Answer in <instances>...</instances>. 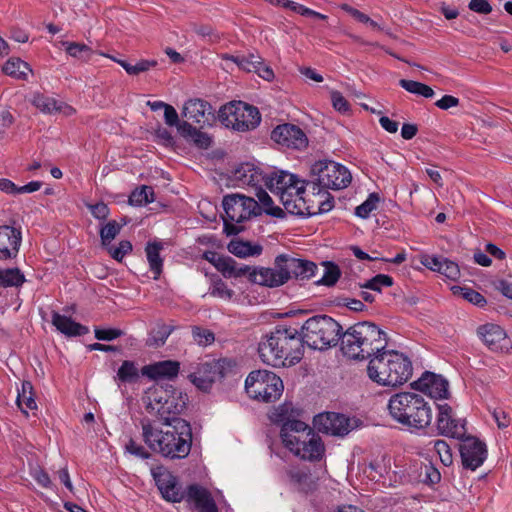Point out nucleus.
Here are the masks:
<instances>
[{"instance_id":"1","label":"nucleus","mask_w":512,"mask_h":512,"mask_svg":"<svg viewBox=\"0 0 512 512\" xmlns=\"http://www.w3.org/2000/svg\"><path fill=\"white\" fill-rule=\"evenodd\" d=\"M165 430L157 431L147 419L141 421L142 436L145 443L155 452L170 459H183L190 453L192 446V428L186 420L164 424Z\"/></svg>"},{"instance_id":"2","label":"nucleus","mask_w":512,"mask_h":512,"mask_svg":"<svg viewBox=\"0 0 512 512\" xmlns=\"http://www.w3.org/2000/svg\"><path fill=\"white\" fill-rule=\"evenodd\" d=\"M261 360L273 367H290L301 361L304 342L295 328L276 327L258 346Z\"/></svg>"},{"instance_id":"3","label":"nucleus","mask_w":512,"mask_h":512,"mask_svg":"<svg viewBox=\"0 0 512 512\" xmlns=\"http://www.w3.org/2000/svg\"><path fill=\"white\" fill-rule=\"evenodd\" d=\"M388 345V336L378 325L370 321L355 323L342 332L340 350L351 360H370Z\"/></svg>"},{"instance_id":"4","label":"nucleus","mask_w":512,"mask_h":512,"mask_svg":"<svg viewBox=\"0 0 512 512\" xmlns=\"http://www.w3.org/2000/svg\"><path fill=\"white\" fill-rule=\"evenodd\" d=\"M393 420L410 430H423L432 421V409L419 394L400 392L393 395L388 403Z\"/></svg>"},{"instance_id":"5","label":"nucleus","mask_w":512,"mask_h":512,"mask_svg":"<svg viewBox=\"0 0 512 512\" xmlns=\"http://www.w3.org/2000/svg\"><path fill=\"white\" fill-rule=\"evenodd\" d=\"M412 363L403 353L386 348L370 359L367 373L369 378L382 386H398L409 380Z\"/></svg>"},{"instance_id":"6","label":"nucleus","mask_w":512,"mask_h":512,"mask_svg":"<svg viewBox=\"0 0 512 512\" xmlns=\"http://www.w3.org/2000/svg\"><path fill=\"white\" fill-rule=\"evenodd\" d=\"M187 400V395L172 385H155L146 392L143 402L148 412L156 413L163 424H170L184 420L180 415L186 409Z\"/></svg>"},{"instance_id":"7","label":"nucleus","mask_w":512,"mask_h":512,"mask_svg":"<svg viewBox=\"0 0 512 512\" xmlns=\"http://www.w3.org/2000/svg\"><path fill=\"white\" fill-rule=\"evenodd\" d=\"M264 185L272 193L278 195L287 212L301 213L303 211L306 181H300L296 175L286 171H278L266 174Z\"/></svg>"},{"instance_id":"8","label":"nucleus","mask_w":512,"mask_h":512,"mask_svg":"<svg viewBox=\"0 0 512 512\" xmlns=\"http://www.w3.org/2000/svg\"><path fill=\"white\" fill-rule=\"evenodd\" d=\"M341 325L327 315L309 318L301 327L304 345L315 350H325L337 345L341 338Z\"/></svg>"},{"instance_id":"9","label":"nucleus","mask_w":512,"mask_h":512,"mask_svg":"<svg viewBox=\"0 0 512 512\" xmlns=\"http://www.w3.org/2000/svg\"><path fill=\"white\" fill-rule=\"evenodd\" d=\"M311 180L306 181V186L313 191L317 187L324 190H340L346 188L352 180L349 170L334 161L320 160L314 163L311 167Z\"/></svg>"},{"instance_id":"10","label":"nucleus","mask_w":512,"mask_h":512,"mask_svg":"<svg viewBox=\"0 0 512 512\" xmlns=\"http://www.w3.org/2000/svg\"><path fill=\"white\" fill-rule=\"evenodd\" d=\"M245 390L250 398L269 403L281 397L284 385L281 378L274 372L255 370L247 376Z\"/></svg>"},{"instance_id":"11","label":"nucleus","mask_w":512,"mask_h":512,"mask_svg":"<svg viewBox=\"0 0 512 512\" xmlns=\"http://www.w3.org/2000/svg\"><path fill=\"white\" fill-rule=\"evenodd\" d=\"M296 258L280 254L274 260V267H254L250 274L252 283L270 288L279 287L295 277Z\"/></svg>"},{"instance_id":"12","label":"nucleus","mask_w":512,"mask_h":512,"mask_svg":"<svg viewBox=\"0 0 512 512\" xmlns=\"http://www.w3.org/2000/svg\"><path fill=\"white\" fill-rule=\"evenodd\" d=\"M218 118L226 127L239 132L253 130L261 121L258 109L242 101H233L222 106Z\"/></svg>"},{"instance_id":"13","label":"nucleus","mask_w":512,"mask_h":512,"mask_svg":"<svg viewBox=\"0 0 512 512\" xmlns=\"http://www.w3.org/2000/svg\"><path fill=\"white\" fill-rule=\"evenodd\" d=\"M222 205L225 216L237 224L249 220L252 216L260 215L262 212L261 207L253 197L242 194L224 196Z\"/></svg>"},{"instance_id":"14","label":"nucleus","mask_w":512,"mask_h":512,"mask_svg":"<svg viewBox=\"0 0 512 512\" xmlns=\"http://www.w3.org/2000/svg\"><path fill=\"white\" fill-rule=\"evenodd\" d=\"M313 423L321 433L344 437L358 426V419L340 413L326 412L316 415Z\"/></svg>"},{"instance_id":"15","label":"nucleus","mask_w":512,"mask_h":512,"mask_svg":"<svg viewBox=\"0 0 512 512\" xmlns=\"http://www.w3.org/2000/svg\"><path fill=\"white\" fill-rule=\"evenodd\" d=\"M483 344L493 352L507 353L512 349V342L506 331L495 323H485L476 330Z\"/></svg>"},{"instance_id":"16","label":"nucleus","mask_w":512,"mask_h":512,"mask_svg":"<svg viewBox=\"0 0 512 512\" xmlns=\"http://www.w3.org/2000/svg\"><path fill=\"white\" fill-rule=\"evenodd\" d=\"M459 451L464 468L472 471L480 467L486 459L487 449L484 442L473 436H464Z\"/></svg>"},{"instance_id":"17","label":"nucleus","mask_w":512,"mask_h":512,"mask_svg":"<svg viewBox=\"0 0 512 512\" xmlns=\"http://www.w3.org/2000/svg\"><path fill=\"white\" fill-rule=\"evenodd\" d=\"M271 139L281 146L297 150L304 149L308 145V138L304 131L290 123L278 125L274 128Z\"/></svg>"},{"instance_id":"18","label":"nucleus","mask_w":512,"mask_h":512,"mask_svg":"<svg viewBox=\"0 0 512 512\" xmlns=\"http://www.w3.org/2000/svg\"><path fill=\"white\" fill-rule=\"evenodd\" d=\"M437 430L440 435L462 439L466 434L465 421L452 416V408L448 404L437 406Z\"/></svg>"},{"instance_id":"19","label":"nucleus","mask_w":512,"mask_h":512,"mask_svg":"<svg viewBox=\"0 0 512 512\" xmlns=\"http://www.w3.org/2000/svg\"><path fill=\"white\" fill-rule=\"evenodd\" d=\"M412 387L434 399H447L449 396L448 381L441 375L428 371L414 381Z\"/></svg>"},{"instance_id":"20","label":"nucleus","mask_w":512,"mask_h":512,"mask_svg":"<svg viewBox=\"0 0 512 512\" xmlns=\"http://www.w3.org/2000/svg\"><path fill=\"white\" fill-rule=\"evenodd\" d=\"M311 431L312 428L305 422L292 421L282 425L280 437L284 446L294 454L299 453V446L304 443V439H307Z\"/></svg>"},{"instance_id":"21","label":"nucleus","mask_w":512,"mask_h":512,"mask_svg":"<svg viewBox=\"0 0 512 512\" xmlns=\"http://www.w3.org/2000/svg\"><path fill=\"white\" fill-rule=\"evenodd\" d=\"M188 377L199 390L207 392L215 381L224 377L223 366L215 361L202 363Z\"/></svg>"},{"instance_id":"22","label":"nucleus","mask_w":512,"mask_h":512,"mask_svg":"<svg viewBox=\"0 0 512 512\" xmlns=\"http://www.w3.org/2000/svg\"><path fill=\"white\" fill-rule=\"evenodd\" d=\"M152 475L164 499L171 502H180L184 498L177 478L168 470L158 467L152 470Z\"/></svg>"},{"instance_id":"23","label":"nucleus","mask_w":512,"mask_h":512,"mask_svg":"<svg viewBox=\"0 0 512 512\" xmlns=\"http://www.w3.org/2000/svg\"><path fill=\"white\" fill-rule=\"evenodd\" d=\"M311 198H305V205L302 206L301 213H292L293 215L313 216L330 211L334 206V198L331 194L321 187H317L315 191L311 188Z\"/></svg>"},{"instance_id":"24","label":"nucleus","mask_w":512,"mask_h":512,"mask_svg":"<svg viewBox=\"0 0 512 512\" xmlns=\"http://www.w3.org/2000/svg\"><path fill=\"white\" fill-rule=\"evenodd\" d=\"M183 495V499L193 504L199 512H218V507L211 493L203 486L191 484L183 492Z\"/></svg>"},{"instance_id":"25","label":"nucleus","mask_w":512,"mask_h":512,"mask_svg":"<svg viewBox=\"0 0 512 512\" xmlns=\"http://www.w3.org/2000/svg\"><path fill=\"white\" fill-rule=\"evenodd\" d=\"M183 116L188 120L199 124L201 127L210 125L214 120V111L212 106L201 99H190L184 105Z\"/></svg>"},{"instance_id":"26","label":"nucleus","mask_w":512,"mask_h":512,"mask_svg":"<svg viewBox=\"0 0 512 512\" xmlns=\"http://www.w3.org/2000/svg\"><path fill=\"white\" fill-rule=\"evenodd\" d=\"M21 231L12 226H0V260L16 257L21 244Z\"/></svg>"},{"instance_id":"27","label":"nucleus","mask_w":512,"mask_h":512,"mask_svg":"<svg viewBox=\"0 0 512 512\" xmlns=\"http://www.w3.org/2000/svg\"><path fill=\"white\" fill-rule=\"evenodd\" d=\"M179 369L180 363L178 361L165 360L146 365L141 371L143 375L157 380L175 378L179 373Z\"/></svg>"},{"instance_id":"28","label":"nucleus","mask_w":512,"mask_h":512,"mask_svg":"<svg viewBox=\"0 0 512 512\" xmlns=\"http://www.w3.org/2000/svg\"><path fill=\"white\" fill-rule=\"evenodd\" d=\"M234 178L242 185L257 188L262 183L265 184L266 174L252 163H243L235 170Z\"/></svg>"},{"instance_id":"29","label":"nucleus","mask_w":512,"mask_h":512,"mask_svg":"<svg viewBox=\"0 0 512 512\" xmlns=\"http://www.w3.org/2000/svg\"><path fill=\"white\" fill-rule=\"evenodd\" d=\"M324 451L325 447L321 438L312 430L307 439H304V443L299 446V453H294V455L304 460L318 461L323 457Z\"/></svg>"},{"instance_id":"30","label":"nucleus","mask_w":512,"mask_h":512,"mask_svg":"<svg viewBox=\"0 0 512 512\" xmlns=\"http://www.w3.org/2000/svg\"><path fill=\"white\" fill-rule=\"evenodd\" d=\"M52 324L59 332L68 337L82 336L89 332L88 327L75 322L71 317L61 315L58 312L52 313Z\"/></svg>"},{"instance_id":"31","label":"nucleus","mask_w":512,"mask_h":512,"mask_svg":"<svg viewBox=\"0 0 512 512\" xmlns=\"http://www.w3.org/2000/svg\"><path fill=\"white\" fill-rule=\"evenodd\" d=\"M215 268L226 278L248 276L249 280L253 270V268L247 265H238L234 259L225 256L217 259Z\"/></svg>"},{"instance_id":"32","label":"nucleus","mask_w":512,"mask_h":512,"mask_svg":"<svg viewBox=\"0 0 512 512\" xmlns=\"http://www.w3.org/2000/svg\"><path fill=\"white\" fill-rule=\"evenodd\" d=\"M291 484L296 486L303 492L312 491L315 487V483L308 469L300 467H291L286 472Z\"/></svg>"},{"instance_id":"33","label":"nucleus","mask_w":512,"mask_h":512,"mask_svg":"<svg viewBox=\"0 0 512 512\" xmlns=\"http://www.w3.org/2000/svg\"><path fill=\"white\" fill-rule=\"evenodd\" d=\"M179 134L185 139L192 141L199 148L203 149L209 148L212 142L207 133L199 131L186 121H183L179 126Z\"/></svg>"},{"instance_id":"34","label":"nucleus","mask_w":512,"mask_h":512,"mask_svg":"<svg viewBox=\"0 0 512 512\" xmlns=\"http://www.w3.org/2000/svg\"><path fill=\"white\" fill-rule=\"evenodd\" d=\"M228 250L239 258H246L259 256L262 253L263 248L260 244H253L249 241L234 239L228 244Z\"/></svg>"},{"instance_id":"35","label":"nucleus","mask_w":512,"mask_h":512,"mask_svg":"<svg viewBox=\"0 0 512 512\" xmlns=\"http://www.w3.org/2000/svg\"><path fill=\"white\" fill-rule=\"evenodd\" d=\"M297 416L298 410L293 407L291 402H284L269 413L271 422L281 424V426L288 422L298 421Z\"/></svg>"},{"instance_id":"36","label":"nucleus","mask_w":512,"mask_h":512,"mask_svg":"<svg viewBox=\"0 0 512 512\" xmlns=\"http://www.w3.org/2000/svg\"><path fill=\"white\" fill-rule=\"evenodd\" d=\"M163 249L161 242H149L145 248L147 260L151 271L154 273V279H158L162 273L163 260L160 257V251Z\"/></svg>"},{"instance_id":"37","label":"nucleus","mask_w":512,"mask_h":512,"mask_svg":"<svg viewBox=\"0 0 512 512\" xmlns=\"http://www.w3.org/2000/svg\"><path fill=\"white\" fill-rule=\"evenodd\" d=\"M2 71L13 78L26 80L28 73L32 72L28 63L20 58H10L2 67Z\"/></svg>"},{"instance_id":"38","label":"nucleus","mask_w":512,"mask_h":512,"mask_svg":"<svg viewBox=\"0 0 512 512\" xmlns=\"http://www.w3.org/2000/svg\"><path fill=\"white\" fill-rule=\"evenodd\" d=\"M17 405L25 415H28V409L34 410L37 408L34 399L33 385L30 381L22 382L21 390L18 392L17 396Z\"/></svg>"},{"instance_id":"39","label":"nucleus","mask_w":512,"mask_h":512,"mask_svg":"<svg viewBox=\"0 0 512 512\" xmlns=\"http://www.w3.org/2000/svg\"><path fill=\"white\" fill-rule=\"evenodd\" d=\"M139 379V369L133 361L125 360L119 367L115 380L120 383H135Z\"/></svg>"},{"instance_id":"40","label":"nucleus","mask_w":512,"mask_h":512,"mask_svg":"<svg viewBox=\"0 0 512 512\" xmlns=\"http://www.w3.org/2000/svg\"><path fill=\"white\" fill-rule=\"evenodd\" d=\"M24 282L25 277L18 268L0 269L1 287H20Z\"/></svg>"},{"instance_id":"41","label":"nucleus","mask_w":512,"mask_h":512,"mask_svg":"<svg viewBox=\"0 0 512 512\" xmlns=\"http://www.w3.org/2000/svg\"><path fill=\"white\" fill-rule=\"evenodd\" d=\"M62 45L65 47L67 54L73 58L88 61L93 54L92 49L83 43L63 41Z\"/></svg>"},{"instance_id":"42","label":"nucleus","mask_w":512,"mask_h":512,"mask_svg":"<svg viewBox=\"0 0 512 512\" xmlns=\"http://www.w3.org/2000/svg\"><path fill=\"white\" fill-rule=\"evenodd\" d=\"M154 201L152 187L143 185L136 188L129 196V203L135 206H143Z\"/></svg>"},{"instance_id":"43","label":"nucleus","mask_w":512,"mask_h":512,"mask_svg":"<svg viewBox=\"0 0 512 512\" xmlns=\"http://www.w3.org/2000/svg\"><path fill=\"white\" fill-rule=\"evenodd\" d=\"M399 85L412 94L420 95L425 98H432L434 96V91L430 86L418 81L401 79Z\"/></svg>"},{"instance_id":"44","label":"nucleus","mask_w":512,"mask_h":512,"mask_svg":"<svg viewBox=\"0 0 512 512\" xmlns=\"http://www.w3.org/2000/svg\"><path fill=\"white\" fill-rule=\"evenodd\" d=\"M125 224L126 222L119 224L117 221L111 220L100 229L101 244L104 248L111 244Z\"/></svg>"},{"instance_id":"45","label":"nucleus","mask_w":512,"mask_h":512,"mask_svg":"<svg viewBox=\"0 0 512 512\" xmlns=\"http://www.w3.org/2000/svg\"><path fill=\"white\" fill-rule=\"evenodd\" d=\"M224 59H229L236 63L241 69L247 72H254L260 65L261 57L256 54H249L248 56H225Z\"/></svg>"},{"instance_id":"46","label":"nucleus","mask_w":512,"mask_h":512,"mask_svg":"<svg viewBox=\"0 0 512 512\" xmlns=\"http://www.w3.org/2000/svg\"><path fill=\"white\" fill-rule=\"evenodd\" d=\"M117 63L129 74L138 75L146 72L157 65L156 60H140L135 65L130 64L125 60H117Z\"/></svg>"},{"instance_id":"47","label":"nucleus","mask_w":512,"mask_h":512,"mask_svg":"<svg viewBox=\"0 0 512 512\" xmlns=\"http://www.w3.org/2000/svg\"><path fill=\"white\" fill-rule=\"evenodd\" d=\"M33 105L43 113H57L59 101L44 94H36L32 100Z\"/></svg>"},{"instance_id":"48","label":"nucleus","mask_w":512,"mask_h":512,"mask_svg":"<svg viewBox=\"0 0 512 512\" xmlns=\"http://www.w3.org/2000/svg\"><path fill=\"white\" fill-rule=\"evenodd\" d=\"M393 285V279L389 275L378 274L374 276L372 279L365 281L363 284H360V288L369 289L378 293H381L382 286L390 287Z\"/></svg>"},{"instance_id":"49","label":"nucleus","mask_w":512,"mask_h":512,"mask_svg":"<svg viewBox=\"0 0 512 512\" xmlns=\"http://www.w3.org/2000/svg\"><path fill=\"white\" fill-rule=\"evenodd\" d=\"M295 278L309 279L314 276L317 266L314 262L296 258Z\"/></svg>"},{"instance_id":"50","label":"nucleus","mask_w":512,"mask_h":512,"mask_svg":"<svg viewBox=\"0 0 512 512\" xmlns=\"http://www.w3.org/2000/svg\"><path fill=\"white\" fill-rule=\"evenodd\" d=\"M256 197L258 198V204L262 205L265 212L267 214L273 215V216H280L282 213V210L279 207L272 208V198L269 196V194L264 190L261 185L256 188Z\"/></svg>"},{"instance_id":"51","label":"nucleus","mask_w":512,"mask_h":512,"mask_svg":"<svg viewBox=\"0 0 512 512\" xmlns=\"http://www.w3.org/2000/svg\"><path fill=\"white\" fill-rule=\"evenodd\" d=\"M325 266L324 275L317 281L319 284L326 286H333L339 279L341 273L339 267L332 262H324Z\"/></svg>"},{"instance_id":"52","label":"nucleus","mask_w":512,"mask_h":512,"mask_svg":"<svg viewBox=\"0 0 512 512\" xmlns=\"http://www.w3.org/2000/svg\"><path fill=\"white\" fill-rule=\"evenodd\" d=\"M379 202L377 193H371L368 198L355 209V214L363 219L367 218L369 214L376 209Z\"/></svg>"},{"instance_id":"53","label":"nucleus","mask_w":512,"mask_h":512,"mask_svg":"<svg viewBox=\"0 0 512 512\" xmlns=\"http://www.w3.org/2000/svg\"><path fill=\"white\" fill-rule=\"evenodd\" d=\"M209 293L214 297H218L224 300H231L232 297L234 296V291L228 288L226 283L221 279L213 281Z\"/></svg>"},{"instance_id":"54","label":"nucleus","mask_w":512,"mask_h":512,"mask_svg":"<svg viewBox=\"0 0 512 512\" xmlns=\"http://www.w3.org/2000/svg\"><path fill=\"white\" fill-rule=\"evenodd\" d=\"M105 248L113 259L120 262L127 254L132 251V244L128 240H122L119 242L117 247L108 245V247Z\"/></svg>"},{"instance_id":"55","label":"nucleus","mask_w":512,"mask_h":512,"mask_svg":"<svg viewBox=\"0 0 512 512\" xmlns=\"http://www.w3.org/2000/svg\"><path fill=\"white\" fill-rule=\"evenodd\" d=\"M434 450L439 455L440 461L445 466H450L453 463V456L450 446L444 440L434 441Z\"/></svg>"},{"instance_id":"56","label":"nucleus","mask_w":512,"mask_h":512,"mask_svg":"<svg viewBox=\"0 0 512 512\" xmlns=\"http://www.w3.org/2000/svg\"><path fill=\"white\" fill-rule=\"evenodd\" d=\"M192 336L194 341L202 346L210 345L215 340L214 333L212 331L198 326L193 327Z\"/></svg>"},{"instance_id":"57","label":"nucleus","mask_w":512,"mask_h":512,"mask_svg":"<svg viewBox=\"0 0 512 512\" xmlns=\"http://www.w3.org/2000/svg\"><path fill=\"white\" fill-rule=\"evenodd\" d=\"M439 273L450 280H457L460 277V269L457 263L444 258Z\"/></svg>"},{"instance_id":"58","label":"nucleus","mask_w":512,"mask_h":512,"mask_svg":"<svg viewBox=\"0 0 512 512\" xmlns=\"http://www.w3.org/2000/svg\"><path fill=\"white\" fill-rule=\"evenodd\" d=\"M457 289L461 292V295L465 300L474 305L481 307L486 303L484 296L471 288L457 287Z\"/></svg>"},{"instance_id":"59","label":"nucleus","mask_w":512,"mask_h":512,"mask_svg":"<svg viewBox=\"0 0 512 512\" xmlns=\"http://www.w3.org/2000/svg\"><path fill=\"white\" fill-rule=\"evenodd\" d=\"M95 338L102 341H111L114 340L124 334V332L117 328H107L102 329L96 327L95 330Z\"/></svg>"},{"instance_id":"60","label":"nucleus","mask_w":512,"mask_h":512,"mask_svg":"<svg viewBox=\"0 0 512 512\" xmlns=\"http://www.w3.org/2000/svg\"><path fill=\"white\" fill-rule=\"evenodd\" d=\"M170 333L171 328L169 326H160L156 333L153 334L152 337L149 339V344L154 345L156 347L164 345Z\"/></svg>"},{"instance_id":"61","label":"nucleus","mask_w":512,"mask_h":512,"mask_svg":"<svg viewBox=\"0 0 512 512\" xmlns=\"http://www.w3.org/2000/svg\"><path fill=\"white\" fill-rule=\"evenodd\" d=\"M87 207L91 214L99 220H105L109 216V208L104 202H98L93 205L89 204Z\"/></svg>"},{"instance_id":"62","label":"nucleus","mask_w":512,"mask_h":512,"mask_svg":"<svg viewBox=\"0 0 512 512\" xmlns=\"http://www.w3.org/2000/svg\"><path fill=\"white\" fill-rule=\"evenodd\" d=\"M331 100L333 107L342 113H346L349 111V103L348 101L343 97V95L338 91H333L331 93Z\"/></svg>"},{"instance_id":"63","label":"nucleus","mask_w":512,"mask_h":512,"mask_svg":"<svg viewBox=\"0 0 512 512\" xmlns=\"http://www.w3.org/2000/svg\"><path fill=\"white\" fill-rule=\"evenodd\" d=\"M164 119H165V123L168 126H172V127L175 126L177 128V131L179 132V126L183 122L179 121L178 113L173 106L169 105L166 107V109L164 110Z\"/></svg>"},{"instance_id":"64","label":"nucleus","mask_w":512,"mask_h":512,"mask_svg":"<svg viewBox=\"0 0 512 512\" xmlns=\"http://www.w3.org/2000/svg\"><path fill=\"white\" fill-rule=\"evenodd\" d=\"M468 7L479 14H489L492 11V6L488 0H471Z\"/></svg>"}]
</instances>
